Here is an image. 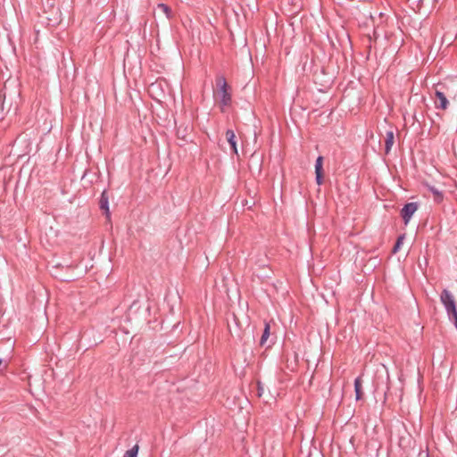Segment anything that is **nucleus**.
<instances>
[{
	"label": "nucleus",
	"instance_id": "nucleus-13",
	"mask_svg": "<svg viewBox=\"0 0 457 457\" xmlns=\"http://www.w3.org/2000/svg\"><path fill=\"white\" fill-rule=\"evenodd\" d=\"M403 241H404V235L399 236L396 240V243L394 246V249H393L394 253H397L400 250L402 245L403 244Z\"/></svg>",
	"mask_w": 457,
	"mask_h": 457
},
{
	"label": "nucleus",
	"instance_id": "nucleus-16",
	"mask_svg": "<svg viewBox=\"0 0 457 457\" xmlns=\"http://www.w3.org/2000/svg\"><path fill=\"white\" fill-rule=\"evenodd\" d=\"M224 136H225L226 140L228 142V129H227L224 131Z\"/></svg>",
	"mask_w": 457,
	"mask_h": 457
},
{
	"label": "nucleus",
	"instance_id": "nucleus-10",
	"mask_svg": "<svg viewBox=\"0 0 457 457\" xmlns=\"http://www.w3.org/2000/svg\"><path fill=\"white\" fill-rule=\"evenodd\" d=\"M354 390H355V398L356 400H360L361 398V379L360 377L356 378L354 380Z\"/></svg>",
	"mask_w": 457,
	"mask_h": 457
},
{
	"label": "nucleus",
	"instance_id": "nucleus-5",
	"mask_svg": "<svg viewBox=\"0 0 457 457\" xmlns=\"http://www.w3.org/2000/svg\"><path fill=\"white\" fill-rule=\"evenodd\" d=\"M99 209L103 212L107 219H110L111 212L109 210V195L107 190H104L99 199Z\"/></svg>",
	"mask_w": 457,
	"mask_h": 457
},
{
	"label": "nucleus",
	"instance_id": "nucleus-3",
	"mask_svg": "<svg viewBox=\"0 0 457 457\" xmlns=\"http://www.w3.org/2000/svg\"><path fill=\"white\" fill-rule=\"evenodd\" d=\"M192 132V127L189 124H180L177 127L176 135L179 140L182 143L180 145H183L188 142H191L190 134Z\"/></svg>",
	"mask_w": 457,
	"mask_h": 457
},
{
	"label": "nucleus",
	"instance_id": "nucleus-11",
	"mask_svg": "<svg viewBox=\"0 0 457 457\" xmlns=\"http://www.w3.org/2000/svg\"><path fill=\"white\" fill-rule=\"evenodd\" d=\"M270 324L268 322H266L263 333H262L261 340H260V345H265V344L267 343V340H268V338L270 337Z\"/></svg>",
	"mask_w": 457,
	"mask_h": 457
},
{
	"label": "nucleus",
	"instance_id": "nucleus-7",
	"mask_svg": "<svg viewBox=\"0 0 457 457\" xmlns=\"http://www.w3.org/2000/svg\"><path fill=\"white\" fill-rule=\"evenodd\" d=\"M323 157L319 156L316 159L315 162V175H316V182L318 185H321L323 183Z\"/></svg>",
	"mask_w": 457,
	"mask_h": 457
},
{
	"label": "nucleus",
	"instance_id": "nucleus-14",
	"mask_svg": "<svg viewBox=\"0 0 457 457\" xmlns=\"http://www.w3.org/2000/svg\"><path fill=\"white\" fill-rule=\"evenodd\" d=\"M158 9L162 10L165 14L166 16L169 18L171 14V9L170 7H169L167 4H158Z\"/></svg>",
	"mask_w": 457,
	"mask_h": 457
},
{
	"label": "nucleus",
	"instance_id": "nucleus-15",
	"mask_svg": "<svg viewBox=\"0 0 457 457\" xmlns=\"http://www.w3.org/2000/svg\"><path fill=\"white\" fill-rule=\"evenodd\" d=\"M234 137H235L234 133L232 131H230V139H229L230 148H232L234 150L235 154H237V149L236 146V142L234 141Z\"/></svg>",
	"mask_w": 457,
	"mask_h": 457
},
{
	"label": "nucleus",
	"instance_id": "nucleus-8",
	"mask_svg": "<svg viewBox=\"0 0 457 457\" xmlns=\"http://www.w3.org/2000/svg\"><path fill=\"white\" fill-rule=\"evenodd\" d=\"M394 145V132L393 131H387L386 135V140H385V152L386 154H388L391 151V148Z\"/></svg>",
	"mask_w": 457,
	"mask_h": 457
},
{
	"label": "nucleus",
	"instance_id": "nucleus-2",
	"mask_svg": "<svg viewBox=\"0 0 457 457\" xmlns=\"http://www.w3.org/2000/svg\"><path fill=\"white\" fill-rule=\"evenodd\" d=\"M440 301L457 329V305L453 295L448 289H444L440 295Z\"/></svg>",
	"mask_w": 457,
	"mask_h": 457
},
{
	"label": "nucleus",
	"instance_id": "nucleus-6",
	"mask_svg": "<svg viewBox=\"0 0 457 457\" xmlns=\"http://www.w3.org/2000/svg\"><path fill=\"white\" fill-rule=\"evenodd\" d=\"M435 106L436 109L446 110L449 105V102L444 92L436 89L435 91Z\"/></svg>",
	"mask_w": 457,
	"mask_h": 457
},
{
	"label": "nucleus",
	"instance_id": "nucleus-1",
	"mask_svg": "<svg viewBox=\"0 0 457 457\" xmlns=\"http://www.w3.org/2000/svg\"><path fill=\"white\" fill-rule=\"evenodd\" d=\"M213 99L215 104L222 112L228 108V83L222 74H218L213 85Z\"/></svg>",
	"mask_w": 457,
	"mask_h": 457
},
{
	"label": "nucleus",
	"instance_id": "nucleus-4",
	"mask_svg": "<svg viewBox=\"0 0 457 457\" xmlns=\"http://www.w3.org/2000/svg\"><path fill=\"white\" fill-rule=\"evenodd\" d=\"M418 210V204L416 203H408L401 210V215L405 224H408L412 215Z\"/></svg>",
	"mask_w": 457,
	"mask_h": 457
},
{
	"label": "nucleus",
	"instance_id": "nucleus-9",
	"mask_svg": "<svg viewBox=\"0 0 457 457\" xmlns=\"http://www.w3.org/2000/svg\"><path fill=\"white\" fill-rule=\"evenodd\" d=\"M428 188L433 194L435 202L441 203L443 201L444 195L440 190L432 186H428Z\"/></svg>",
	"mask_w": 457,
	"mask_h": 457
},
{
	"label": "nucleus",
	"instance_id": "nucleus-17",
	"mask_svg": "<svg viewBox=\"0 0 457 457\" xmlns=\"http://www.w3.org/2000/svg\"><path fill=\"white\" fill-rule=\"evenodd\" d=\"M219 145H220V147L221 149H223V150L225 151V147H224V145H223L222 144H220V143H219Z\"/></svg>",
	"mask_w": 457,
	"mask_h": 457
},
{
	"label": "nucleus",
	"instance_id": "nucleus-12",
	"mask_svg": "<svg viewBox=\"0 0 457 457\" xmlns=\"http://www.w3.org/2000/svg\"><path fill=\"white\" fill-rule=\"evenodd\" d=\"M139 446L135 445L131 449L127 450L123 457H137Z\"/></svg>",
	"mask_w": 457,
	"mask_h": 457
}]
</instances>
